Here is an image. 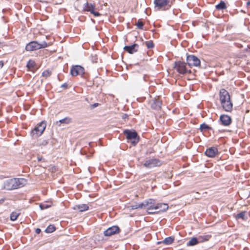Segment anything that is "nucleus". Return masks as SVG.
<instances>
[{
  "label": "nucleus",
  "mask_w": 250,
  "mask_h": 250,
  "mask_svg": "<svg viewBox=\"0 0 250 250\" xmlns=\"http://www.w3.org/2000/svg\"><path fill=\"white\" fill-rule=\"evenodd\" d=\"M27 184L24 178H8L3 180L1 183V188L13 190L22 187Z\"/></svg>",
  "instance_id": "obj_1"
},
{
  "label": "nucleus",
  "mask_w": 250,
  "mask_h": 250,
  "mask_svg": "<svg viewBox=\"0 0 250 250\" xmlns=\"http://www.w3.org/2000/svg\"><path fill=\"white\" fill-rule=\"evenodd\" d=\"M219 96L223 108L226 111H230L232 108V103L230 101L229 92L225 89H221L220 91Z\"/></svg>",
  "instance_id": "obj_2"
},
{
  "label": "nucleus",
  "mask_w": 250,
  "mask_h": 250,
  "mask_svg": "<svg viewBox=\"0 0 250 250\" xmlns=\"http://www.w3.org/2000/svg\"><path fill=\"white\" fill-rule=\"evenodd\" d=\"M156 203L155 200L149 199L140 204L141 208H146L149 214H153L156 212L155 211Z\"/></svg>",
  "instance_id": "obj_3"
},
{
  "label": "nucleus",
  "mask_w": 250,
  "mask_h": 250,
  "mask_svg": "<svg viewBox=\"0 0 250 250\" xmlns=\"http://www.w3.org/2000/svg\"><path fill=\"white\" fill-rule=\"evenodd\" d=\"M48 44L45 42H43L41 43H38L37 42H31L26 46L25 49L27 51H31L41 48H45L48 46Z\"/></svg>",
  "instance_id": "obj_4"
},
{
  "label": "nucleus",
  "mask_w": 250,
  "mask_h": 250,
  "mask_svg": "<svg viewBox=\"0 0 250 250\" xmlns=\"http://www.w3.org/2000/svg\"><path fill=\"white\" fill-rule=\"evenodd\" d=\"M46 127V124L44 122H41L37 126L35 127L31 132L33 137H37L42 134Z\"/></svg>",
  "instance_id": "obj_5"
},
{
  "label": "nucleus",
  "mask_w": 250,
  "mask_h": 250,
  "mask_svg": "<svg viewBox=\"0 0 250 250\" xmlns=\"http://www.w3.org/2000/svg\"><path fill=\"white\" fill-rule=\"evenodd\" d=\"M125 134L126 135L127 140H130V143L135 146L138 142V138H137V134L136 132H132L128 130H125L124 131Z\"/></svg>",
  "instance_id": "obj_6"
},
{
  "label": "nucleus",
  "mask_w": 250,
  "mask_h": 250,
  "mask_svg": "<svg viewBox=\"0 0 250 250\" xmlns=\"http://www.w3.org/2000/svg\"><path fill=\"white\" fill-rule=\"evenodd\" d=\"M161 165V162L156 159H151L147 160L143 164L145 167L149 168H152L155 167L160 166Z\"/></svg>",
  "instance_id": "obj_7"
},
{
  "label": "nucleus",
  "mask_w": 250,
  "mask_h": 250,
  "mask_svg": "<svg viewBox=\"0 0 250 250\" xmlns=\"http://www.w3.org/2000/svg\"><path fill=\"white\" fill-rule=\"evenodd\" d=\"M187 62L189 66H197L200 65V61L196 56L193 55H189L187 56Z\"/></svg>",
  "instance_id": "obj_8"
},
{
  "label": "nucleus",
  "mask_w": 250,
  "mask_h": 250,
  "mask_svg": "<svg viewBox=\"0 0 250 250\" xmlns=\"http://www.w3.org/2000/svg\"><path fill=\"white\" fill-rule=\"evenodd\" d=\"M70 73L73 76L82 75L84 73V68L80 65H75L72 66Z\"/></svg>",
  "instance_id": "obj_9"
},
{
  "label": "nucleus",
  "mask_w": 250,
  "mask_h": 250,
  "mask_svg": "<svg viewBox=\"0 0 250 250\" xmlns=\"http://www.w3.org/2000/svg\"><path fill=\"white\" fill-rule=\"evenodd\" d=\"M175 68L179 73L182 74L187 72L186 64L184 62H175Z\"/></svg>",
  "instance_id": "obj_10"
},
{
  "label": "nucleus",
  "mask_w": 250,
  "mask_h": 250,
  "mask_svg": "<svg viewBox=\"0 0 250 250\" xmlns=\"http://www.w3.org/2000/svg\"><path fill=\"white\" fill-rule=\"evenodd\" d=\"M119 232V228L118 227L114 226L108 228L104 232L105 236H110Z\"/></svg>",
  "instance_id": "obj_11"
},
{
  "label": "nucleus",
  "mask_w": 250,
  "mask_h": 250,
  "mask_svg": "<svg viewBox=\"0 0 250 250\" xmlns=\"http://www.w3.org/2000/svg\"><path fill=\"white\" fill-rule=\"evenodd\" d=\"M155 211L156 212L161 211H166L168 208V206L167 204L165 203H158L156 204Z\"/></svg>",
  "instance_id": "obj_12"
},
{
  "label": "nucleus",
  "mask_w": 250,
  "mask_h": 250,
  "mask_svg": "<svg viewBox=\"0 0 250 250\" xmlns=\"http://www.w3.org/2000/svg\"><path fill=\"white\" fill-rule=\"evenodd\" d=\"M168 2V0H155L154 3L155 7L158 9H160L166 6Z\"/></svg>",
  "instance_id": "obj_13"
},
{
  "label": "nucleus",
  "mask_w": 250,
  "mask_h": 250,
  "mask_svg": "<svg viewBox=\"0 0 250 250\" xmlns=\"http://www.w3.org/2000/svg\"><path fill=\"white\" fill-rule=\"evenodd\" d=\"M150 104L152 108L158 110L161 108V102L158 99H154L151 101Z\"/></svg>",
  "instance_id": "obj_14"
},
{
  "label": "nucleus",
  "mask_w": 250,
  "mask_h": 250,
  "mask_svg": "<svg viewBox=\"0 0 250 250\" xmlns=\"http://www.w3.org/2000/svg\"><path fill=\"white\" fill-rule=\"evenodd\" d=\"M138 45L137 44H134L131 46H125L124 49L127 51L130 54H133L138 50Z\"/></svg>",
  "instance_id": "obj_15"
},
{
  "label": "nucleus",
  "mask_w": 250,
  "mask_h": 250,
  "mask_svg": "<svg viewBox=\"0 0 250 250\" xmlns=\"http://www.w3.org/2000/svg\"><path fill=\"white\" fill-rule=\"evenodd\" d=\"M220 119L222 124L225 125H228L231 123V119L230 117L228 115H221Z\"/></svg>",
  "instance_id": "obj_16"
},
{
  "label": "nucleus",
  "mask_w": 250,
  "mask_h": 250,
  "mask_svg": "<svg viewBox=\"0 0 250 250\" xmlns=\"http://www.w3.org/2000/svg\"><path fill=\"white\" fill-rule=\"evenodd\" d=\"M217 152V150L216 148L211 147L206 150L205 154L208 157H213L215 156Z\"/></svg>",
  "instance_id": "obj_17"
},
{
  "label": "nucleus",
  "mask_w": 250,
  "mask_h": 250,
  "mask_svg": "<svg viewBox=\"0 0 250 250\" xmlns=\"http://www.w3.org/2000/svg\"><path fill=\"white\" fill-rule=\"evenodd\" d=\"M89 207L86 204H80L76 205L73 207V209L75 210H79L81 212H83L88 210Z\"/></svg>",
  "instance_id": "obj_18"
},
{
  "label": "nucleus",
  "mask_w": 250,
  "mask_h": 250,
  "mask_svg": "<svg viewBox=\"0 0 250 250\" xmlns=\"http://www.w3.org/2000/svg\"><path fill=\"white\" fill-rule=\"evenodd\" d=\"M94 9L95 6L91 3L86 2L83 5L84 10L90 12V13H91Z\"/></svg>",
  "instance_id": "obj_19"
},
{
  "label": "nucleus",
  "mask_w": 250,
  "mask_h": 250,
  "mask_svg": "<svg viewBox=\"0 0 250 250\" xmlns=\"http://www.w3.org/2000/svg\"><path fill=\"white\" fill-rule=\"evenodd\" d=\"M71 122V119L69 118H65L59 121L56 122V125L58 126H61V124H68Z\"/></svg>",
  "instance_id": "obj_20"
},
{
  "label": "nucleus",
  "mask_w": 250,
  "mask_h": 250,
  "mask_svg": "<svg viewBox=\"0 0 250 250\" xmlns=\"http://www.w3.org/2000/svg\"><path fill=\"white\" fill-rule=\"evenodd\" d=\"M198 242L199 241L196 238H192L188 241L187 245L192 246L196 245Z\"/></svg>",
  "instance_id": "obj_21"
},
{
  "label": "nucleus",
  "mask_w": 250,
  "mask_h": 250,
  "mask_svg": "<svg viewBox=\"0 0 250 250\" xmlns=\"http://www.w3.org/2000/svg\"><path fill=\"white\" fill-rule=\"evenodd\" d=\"M216 8L218 10L224 9L226 8V4L224 1H221L218 4L216 5Z\"/></svg>",
  "instance_id": "obj_22"
},
{
  "label": "nucleus",
  "mask_w": 250,
  "mask_h": 250,
  "mask_svg": "<svg viewBox=\"0 0 250 250\" xmlns=\"http://www.w3.org/2000/svg\"><path fill=\"white\" fill-rule=\"evenodd\" d=\"M174 241V238L171 237H168L166 238H165L162 243L166 244V245H169L171 244Z\"/></svg>",
  "instance_id": "obj_23"
},
{
  "label": "nucleus",
  "mask_w": 250,
  "mask_h": 250,
  "mask_svg": "<svg viewBox=\"0 0 250 250\" xmlns=\"http://www.w3.org/2000/svg\"><path fill=\"white\" fill-rule=\"evenodd\" d=\"M19 215V213L16 212H12L10 215V219L12 221L16 220Z\"/></svg>",
  "instance_id": "obj_24"
},
{
  "label": "nucleus",
  "mask_w": 250,
  "mask_h": 250,
  "mask_svg": "<svg viewBox=\"0 0 250 250\" xmlns=\"http://www.w3.org/2000/svg\"><path fill=\"white\" fill-rule=\"evenodd\" d=\"M55 230V228L53 225H49L45 229L47 233H51Z\"/></svg>",
  "instance_id": "obj_25"
},
{
  "label": "nucleus",
  "mask_w": 250,
  "mask_h": 250,
  "mask_svg": "<svg viewBox=\"0 0 250 250\" xmlns=\"http://www.w3.org/2000/svg\"><path fill=\"white\" fill-rule=\"evenodd\" d=\"M35 64V62L34 61L32 60H30L28 61V62L27 63L26 66L29 68H32L34 67V66Z\"/></svg>",
  "instance_id": "obj_26"
},
{
  "label": "nucleus",
  "mask_w": 250,
  "mask_h": 250,
  "mask_svg": "<svg viewBox=\"0 0 250 250\" xmlns=\"http://www.w3.org/2000/svg\"><path fill=\"white\" fill-rule=\"evenodd\" d=\"M51 204H42L40 205V208L42 210H43L44 209L47 208H49L51 207Z\"/></svg>",
  "instance_id": "obj_27"
},
{
  "label": "nucleus",
  "mask_w": 250,
  "mask_h": 250,
  "mask_svg": "<svg viewBox=\"0 0 250 250\" xmlns=\"http://www.w3.org/2000/svg\"><path fill=\"white\" fill-rule=\"evenodd\" d=\"M245 212H242L237 215V218H242L243 219H245Z\"/></svg>",
  "instance_id": "obj_28"
},
{
  "label": "nucleus",
  "mask_w": 250,
  "mask_h": 250,
  "mask_svg": "<svg viewBox=\"0 0 250 250\" xmlns=\"http://www.w3.org/2000/svg\"><path fill=\"white\" fill-rule=\"evenodd\" d=\"M91 57H92L91 60H92V62H97V60L98 58H97V56L96 54H94V55L92 54Z\"/></svg>",
  "instance_id": "obj_29"
},
{
  "label": "nucleus",
  "mask_w": 250,
  "mask_h": 250,
  "mask_svg": "<svg viewBox=\"0 0 250 250\" xmlns=\"http://www.w3.org/2000/svg\"><path fill=\"white\" fill-rule=\"evenodd\" d=\"M146 45L148 48H151L153 47V44L152 42H146Z\"/></svg>",
  "instance_id": "obj_30"
},
{
  "label": "nucleus",
  "mask_w": 250,
  "mask_h": 250,
  "mask_svg": "<svg viewBox=\"0 0 250 250\" xmlns=\"http://www.w3.org/2000/svg\"><path fill=\"white\" fill-rule=\"evenodd\" d=\"M208 128V125H207L206 124H202L201 125H200V129L201 130H203L204 129H207Z\"/></svg>",
  "instance_id": "obj_31"
},
{
  "label": "nucleus",
  "mask_w": 250,
  "mask_h": 250,
  "mask_svg": "<svg viewBox=\"0 0 250 250\" xmlns=\"http://www.w3.org/2000/svg\"><path fill=\"white\" fill-rule=\"evenodd\" d=\"M137 27L139 29H142L144 24L142 21H138L137 23L136 24Z\"/></svg>",
  "instance_id": "obj_32"
},
{
  "label": "nucleus",
  "mask_w": 250,
  "mask_h": 250,
  "mask_svg": "<svg viewBox=\"0 0 250 250\" xmlns=\"http://www.w3.org/2000/svg\"><path fill=\"white\" fill-rule=\"evenodd\" d=\"M42 74L43 76L47 77L50 75V72L48 70L44 71L42 72Z\"/></svg>",
  "instance_id": "obj_33"
},
{
  "label": "nucleus",
  "mask_w": 250,
  "mask_h": 250,
  "mask_svg": "<svg viewBox=\"0 0 250 250\" xmlns=\"http://www.w3.org/2000/svg\"><path fill=\"white\" fill-rule=\"evenodd\" d=\"M131 207V209H136L138 208H141V207H140V204L138 205H135L132 206Z\"/></svg>",
  "instance_id": "obj_34"
},
{
  "label": "nucleus",
  "mask_w": 250,
  "mask_h": 250,
  "mask_svg": "<svg viewBox=\"0 0 250 250\" xmlns=\"http://www.w3.org/2000/svg\"><path fill=\"white\" fill-rule=\"evenodd\" d=\"M91 13L93 14L95 17H98L100 15V14L99 12H95L94 11V10H93Z\"/></svg>",
  "instance_id": "obj_35"
},
{
  "label": "nucleus",
  "mask_w": 250,
  "mask_h": 250,
  "mask_svg": "<svg viewBox=\"0 0 250 250\" xmlns=\"http://www.w3.org/2000/svg\"><path fill=\"white\" fill-rule=\"evenodd\" d=\"M35 231H36V233L39 234L41 232V229H40L37 228V229H36Z\"/></svg>",
  "instance_id": "obj_36"
},
{
  "label": "nucleus",
  "mask_w": 250,
  "mask_h": 250,
  "mask_svg": "<svg viewBox=\"0 0 250 250\" xmlns=\"http://www.w3.org/2000/svg\"><path fill=\"white\" fill-rule=\"evenodd\" d=\"M47 144V142L46 140H43L42 143V145H46Z\"/></svg>",
  "instance_id": "obj_37"
},
{
  "label": "nucleus",
  "mask_w": 250,
  "mask_h": 250,
  "mask_svg": "<svg viewBox=\"0 0 250 250\" xmlns=\"http://www.w3.org/2000/svg\"><path fill=\"white\" fill-rule=\"evenodd\" d=\"M98 105V104H97V103H95V104H92V107L93 108H94V107H97Z\"/></svg>",
  "instance_id": "obj_38"
},
{
  "label": "nucleus",
  "mask_w": 250,
  "mask_h": 250,
  "mask_svg": "<svg viewBox=\"0 0 250 250\" xmlns=\"http://www.w3.org/2000/svg\"><path fill=\"white\" fill-rule=\"evenodd\" d=\"M3 66V63L2 61H0V68H2Z\"/></svg>",
  "instance_id": "obj_39"
},
{
  "label": "nucleus",
  "mask_w": 250,
  "mask_h": 250,
  "mask_svg": "<svg viewBox=\"0 0 250 250\" xmlns=\"http://www.w3.org/2000/svg\"><path fill=\"white\" fill-rule=\"evenodd\" d=\"M4 202V200L3 199H1L0 200V204H2Z\"/></svg>",
  "instance_id": "obj_40"
},
{
  "label": "nucleus",
  "mask_w": 250,
  "mask_h": 250,
  "mask_svg": "<svg viewBox=\"0 0 250 250\" xmlns=\"http://www.w3.org/2000/svg\"><path fill=\"white\" fill-rule=\"evenodd\" d=\"M126 117H127V115H126V114H124V115L123 116V119H125V118H126Z\"/></svg>",
  "instance_id": "obj_41"
},
{
  "label": "nucleus",
  "mask_w": 250,
  "mask_h": 250,
  "mask_svg": "<svg viewBox=\"0 0 250 250\" xmlns=\"http://www.w3.org/2000/svg\"><path fill=\"white\" fill-rule=\"evenodd\" d=\"M38 161H41L42 160V157H38Z\"/></svg>",
  "instance_id": "obj_42"
},
{
  "label": "nucleus",
  "mask_w": 250,
  "mask_h": 250,
  "mask_svg": "<svg viewBox=\"0 0 250 250\" xmlns=\"http://www.w3.org/2000/svg\"><path fill=\"white\" fill-rule=\"evenodd\" d=\"M247 5H248V6L250 5V1H248V2H247Z\"/></svg>",
  "instance_id": "obj_43"
},
{
  "label": "nucleus",
  "mask_w": 250,
  "mask_h": 250,
  "mask_svg": "<svg viewBox=\"0 0 250 250\" xmlns=\"http://www.w3.org/2000/svg\"><path fill=\"white\" fill-rule=\"evenodd\" d=\"M161 243V242H158V244H160V243Z\"/></svg>",
  "instance_id": "obj_44"
}]
</instances>
